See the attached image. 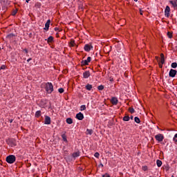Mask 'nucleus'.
Segmentation results:
<instances>
[{"label": "nucleus", "mask_w": 177, "mask_h": 177, "mask_svg": "<svg viewBox=\"0 0 177 177\" xmlns=\"http://www.w3.org/2000/svg\"><path fill=\"white\" fill-rule=\"evenodd\" d=\"M129 112L131 113V114H133V113H135V109L133 108H129Z\"/></svg>", "instance_id": "nucleus-29"}, {"label": "nucleus", "mask_w": 177, "mask_h": 177, "mask_svg": "<svg viewBox=\"0 0 177 177\" xmlns=\"http://www.w3.org/2000/svg\"><path fill=\"white\" fill-rule=\"evenodd\" d=\"M91 60H92V58L91 57H88L87 59L82 60L81 62L82 66H88L89 63H91Z\"/></svg>", "instance_id": "nucleus-3"}, {"label": "nucleus", "mask_w": 177, "mask_h": 177, "mask_svg": "<svg viewBox=\"0 0 177 177\" xmlns=\"http://www.w3.org/2000/svg\"><path fill=\"white\" fill-rule=\"evenodd\" d=\"M90 77H91V72L89 71H86L83 73V78L88 79Z\"/></svg>", "instance_id": "nucleus-12"}, {"label": "nucleus", "mask_w": 177, "mask_h": 177, "mask_svg": "<svg viewBox=\"0 0 177 177\" xmlns=\"http://www.w3.org/2000/svg\"><path fill=\"white\" fill-rule=\"evenodd\" d=\"M9 122L10 124H12V122H13V120L11 119V120H9Z\"/></svg>", "instance_id": "nucleus-43"}, {"label": "nucleus", "mask_w": 177, "mask_h": 177, "mask_svg": "<svg viewBox=\"0 0 177 177\" xmlns=\"http://www.w3.org/2000/svg\"><path fill=\"white\" fill-rule=\"evenodd\" d=\"M169 2L171 3V5H172L173 8H177L176 1H170Z\"/></svg>", "instance_id": "nucleus-21"}, {"label": "nucleus", "mask_w": 177, "mask_h": 177, "mask_svg": "<svg viewBox=\"0 0 177 177\" xmlns=\"http://www.w3.org/2000/svg\"><path fill=\"white\" fill-rule=\"evenodd\" d=\"M46 41H47L48 44H50L52 42H53V37L50 36L48 39H46Z\"/></svg>", "instance_id": "nucleus-16"}, {"label": "nucleus", "mask_w": 177, "mask_h": 177, "mask_svg": "<svg viewBox=\"0 0 177 177\" xmlns=\"http://www.w3.org/2000/svg\"><path fill=\"white\" fill-rule=\"evenodd\" d=\"M170 12H171V8L168 6H167L165 10V17H169Z\"/></svg>", "instance_id": "nucleus-6"}, {"label": "nucleus", "mask_w": 177, "mask_h": 177, "mask_svg": "<svg viewBox=\"0 0 177 177\" xmlns=\"http://www.w3.org/2000/svg\"><path fill=\"white\" fill-rule=\"evenodd\" d=\"M101 166L103 167V164H101Z\"/></svg>", "instance_id": "nucleus-47"}, {"label": "nucleus", "mask_w": 177, "mask_h": 177, "mask_svg": "<svg viewBox=\"0 0 177 177\" xmlns=\"http://www.w3.org/2000/svg\"><path fill=\"white\" fill-rule=\"evenodd\" d=\"M55 31H59V28H55Z\"/></svg>", "instance_id": "nucleus-42"}, {"label": "nucleus", "mask_w": 177, "mask_h": 177, "mask_svg": "<svg viewBox=\"0 0 177 177\" xmlns=\"http://www.w3.org/2000/svg\"><path fill=\"white\" fill-rule=\"evenodd\" d=\"M71 46H75V41L71 40Z\"/></svg>", "instance_id": "nucleus-32"}, {"label": "nucleus", "mask_w": 177, "mask_h": 177, "mask_svg": "<svg viewBox=\"0 0 177 177\" xmlns=\"http://www.w3.org/2000/svg\"><path fill=\"white\" fill-rule=\"evenodd\" d=\"M91 48H92V46L91 45L85 44L84 50H86V52H89L91 50Z\"/></svg>", "instance_id": "nucleus-14"}, {"label": "nucleus", "mask_w": 177, "mask_h": 177, "mask_svg": "<svg viewBox=\"0 0 177 177\" xmlns=\"http://www.w3.org/2000/svg\"><path fill=\"white\" fill-rule=\"evenodd\" d=\"M75 118H77V120H79V121H82V120L84 119V113L80 112L76 114Z\"/></svg>", "instance_id": "nucleus-9"}, {"label": "nucleus", "mask_w": 177, "mask_h": 177, "mask_svg": "<svg viewBox=\"0 0 177 177\" xmlns=\"http://www.w3.org/2000/svg\"><path fill=\"white\" fill-rule=\"evenodd\" d=\"M176 67H177V63L176 62H173L171 64V68H176Z\"/></svg>", "instance_id": "nucleus-28"}, {"label": "nucleus", "mask_w": 177, "mask_h": 177, "mask_svg": "<svg viewBox=\"0 0 177 177\" xmlns=\"http://www.w3.org/2000/svg\"><path fill=\"white\" fill-rule=\"evenodd\" d=\"M66 124H69L70 125L73 124V119L71 118H66Z\"/></svg>", "instance_id": "nucleus-17"}, {"label": "nucleus", "mask_w": 177, "mask_h": 177, "mask_svg": "<svg viewBox=\"0 0 177 177\" xmlns=\"http://www.w3.org/2000/svg\"><path fill=\"white\" fill-rule=\"evenodd\" d=\"M173 141L174 142V143H177V139H176V138L174 137V138H173Z\"/></svg>", "instance_id": "nucleus-38"}, {"label": "nucleus", "mask_w": 177, "mask_h": 177, "mask_svg": "<svg viewBox=\"0 0 177 177\" xmlns=\"http://www.w3.org/2000/svg\"><path fill=\"white\" fill-rule=\"evenodd\" d=\"M45 90L47 93H52V92H53V84H52L51 82L46 83Z\"/></svg>", "instance_id": "nucleus-1"}, {"label": "nucleus", "mask_w": 177, "mask_h": 177, "mask_svg": "<svg viewBox=\"0 0 177 177\" xmlns=\"http://www.w3.org/2000/svg\"><path fill=\"white\" fill-rule=\"evenodd\" d=\"M156 165H157V167H161V165H162V162L160 160H157Z\"/></svg>", "instance_id": "nucleus-20"}, {"label": "nucleus", "mask_w": 177, "mask_h": 177, "mask_svg": "<svg viewBox=\"0 0 177 177\" xmlns=\"http://www.w3.org/2000/svg\"><path fill=\"white\" fill-rule=\"evenodd\" d=\"M167 37H168L169 38H172V33H171V32H167Z\"/></svg>", "instance_id": "nucleus-34"}, {"label": "nucleus", "mask_w": 177, "mask_h": 177, "mask_svg": "<svg viewBox=\"0 0 177 177\" xmlns=\"http://www.w3.org/2000/svg\"><path fill=\"white\" fill-rule=\"evenodd\" d=\"M58 92H59V93H64V88H59V89H58Z\"/></svg>", "instance_id": "nucleus-31"}, {"label": "nucleus", "mask_w": 177, "mask_h": 177, "mask_svg": "<svg viewBox=\"0 0 177 177\" xmlns=\"http://www.w3.org/2000/svg\"><path fill=\"white\" fill-rule=\"evenodd\" d=\"M84 110H86V106L85 105H82L80 106V111H84Z\"/></svg>", "instance_id": "nucleus-26"}, {"label": "nucleus", "mask_w": 177, "mask_h": 177, "mask_svg": "<svg viewBox=\"0 0 177 177\" xmlns=\"http://www.w3.org/2000/svg\"><path fill=\"white\" fill-rule=\"evenodd\" d=\"M49 26H50V19H48L46 23L45 24V28L44 30H46V31H48L49 30Z\"/></svg>", "instance_id": "nucleus-13"}, {"label": "nucleus", "mask_w": 177, "mask_h": 177, "mask_svg": "<svg viewBox=\"0 0 177 177\" xmlns=\"http://www.w3.org/2000/svg\"><path fill=\"white\" fill-rule=\"evenodd\" d=\"M134 2H138V0H134Z\"/></svg>", "instance_id": "nucleus-46"}, {"label": "nucleus", "mask_w": 177, "mask_h": 177, "mask_svg": "<svg viewBox=\"0 0 177 177\" xmlns=\"http://www.w3.org/2000/svg\"><path fill=\"white\" fill-rule=\"evenodd\" d=\"M24 52H25V53H28V50H27V48H24Z\"/></svg>", "instance_id": "nucleus-40"}, {"label": "nucleus", "mask_w": 177, "mask_h": 177, "mask_svg": "<svg viewBox=\"0 0 177 177\" xmlns=\"http://www.w3.org/2000/svg\"><path fill=\"white\" fill-rule=\"evenodd\" d=\"M174 137H175V138H177V133H176V134L174 135Z\"/></svg>", "instance_id": "nucleus-45"}, {"label": "nucleus", "mask_w": 177, "mask_h": 177, "mask_svg": "<svg viewBox=\"0 0 177 177\" xmlns=\"http://www.w3.org/2000/svg\"><path fill=\"white\" fill-rule=\"evenodd\" d=\"M35 115V117H36L37 118H38L39 117H41V111H36Z\"/></svg>", "instance_id": "nucleus-23"}, {"label": "nucleus", "mask_w": 177, "mask_h": 177, "mask_svg": "<svg viewBox=\"0 0 177 177\" xmlns=\"http://www.w3.org/2000/svg\"><path fill=\"white\" fill-rule=\"evenodd\" d=\"M102 177H111L109 174L106 173L105 174L102 175Z\"/></svg>", "instance_id": "nucleus-36"}, {"label": "nucleus", "mask_w": 177, "mask_h": 177, "mask_svg": "<svg viewBox=\"0 0 177 177\" xmlns=\"http://www.w3.org/2000/svg\"><path fill=\"white\" fill-rule=\"evenodd\" d=\"M86 133V135H92V133H93V130L87 129Z\"/></svg>", "instance_id": "nucleus-18"}, {"label": "nucleus", "mask_w": 177, "mask_h": 177, "mask_svg": "<svg viewBox=\"0 0 177 177\" xmlns=\"http://www.w3.org/2000/svg\"><path fill=\"white\" fill-rule=\"evenodd\" d=\"M97 89L98 91H103V89H104V86L103 85L98 86Z\"/></svg>", "instance_id": "nucleus-27"}, {"label": "nucleus", "mask_w": 177, "mask_h": 177, "mask_svg": "<svg viewBox=\"0 0 177 177\" xmlns=\"http://www.w3.org/2000/svg\"><path fill=\"white\" fill-rule=\"evenodd\" d=\"M17 10H18L17 9L14 10L12 12V15L16 16V15L17 14Z\"/></svg>", "instance_id": "nucleus-30"}, {"label": "nucleus", "mask_w": 177, "mask_h": 177, "mask_svg": "<svg viewBox=\"0 0 177 177\" xmlns=\"http://www.w3.org/2000/svg\"><path fill=\"white\" fill-rule=\"evenodd\" d=\"M44 117H45L44 124L46 125H50V124L51 122L50 117H49L48 115H45Z\"/></svg>", "instance_id": "nucleus-10"}, {"label": "nucleus", "mask_w": 177, "mask_h": 177, "mask_svg": "<svg viewBox=\"0 0 177 177\" xmlns=\"http://www.w3.org/2000/svg\"><path fill=\"white\" fill-rule=\"evenodd\" d=\"M72 157L74 158V160H75V158H77V157H80V151H77V152H74L72 154Z\"/></svg>", "instance_id": "nucleus-15"}, {"label": "nucleus", "mask_w": 177, "mask_h": 177, "mask_svg": "<svg viewBox=\"0 0 177 177\" xmlns=\"http://www.w3.org/2000/svg\"><path fill=\"white\" fill-rule=\"evenodd\" d=\"M155 139L158 140V142H162L164 140V135L159 133L155 136Z\"/></svg>", "instance_id": "nucleus-5"}, {"label": "nucleus", "mask_w": 177, "mask_h": 177, "mask_svg": "<svg viewBox=\"0 0 177 177\" xmlns=\"http://www.w3.org/2000/svg\"><path fill=\"white\" fill-rule=\"evenodd\" d=\"M143 171H147V166L142 167Z\"/></svg>", "instance_id": "nucleus-37"}, {"label": "nucleus", "mask_w": 177, "mask_h": 177, "mask_svg": "<svg viewBox=\"0 0 177 177\" xmlns=\"http://www.w3.org/2000/svg\"><path fill=\"white\" fill-rule=\"evenodd\" d=\"M31 60H32V58H29V59H27V62L30 63V62H31Z\"/></svg>", "instance_id": "nucleus-41"}, {"label": "nucleus", "mask_w": 177, "mask_h": 177, "mask_svg": "<svg viewBox=\"0 0 177 177\" xmlns=\"http://www.w3.org/2000/svg\"><path fill=\"white\" fill-rule=\"evenodd\" d=\"M8 145L10 146H11V147H15V146H16V140L15 139H10L9 141H8Z\"/></svg>", "instance_id": "nucleus-11"}, {"label": "nucleus", "mask_w": 177, "mask_h": 177, "mask_svg": "<svg viewBox=\"0 0 177 177\" xmlns=\"http://www.w3.org/2000/svg\"><path fill=\"white\" fill-rule=\"evenodd\" d=\"M5 68H6V67L5 66V65H2L0 68V71L1 70H5Z\"/></svg>", "instance_id": "nucleus-35"}, {"label": "nucleus", "mask_w": 177, "mask_h": 177, "mask_svg": "<svg viewBox=\"0 0 177 177\" xmlns=\"http://www.w3.org/2000/svg\"><path fill=\"white\" fill-rule=\"evenodd\" d=\"M130 119H131V120H133V117L131 115V116L130 117Z\"/></svg>", "instance_id": "nucleus-44"}, {"label": "nucleus", "mask_w": 177, "mask_h": 177, "mask_svg": "<svg viewBox=\"0 0 177 177\" xmlns=\"http://www.w3.org/2000/svg\"><path fill=\"white\" fill-rule=\"evenodd\" d=\"M160 57H161V59H160L161 64H159V66L160 68H162V64L165 63V58L164 57V55L162 53L160 54Z\"/></svg>", "instance_id": "nucleus-8"}, {"label": "nucleus", "mask_w": 177, "mask_h": 177, "mask_svg": "<svg viewBox=\"0 0 177 177\" xmlns=\"http://www.w3.org/2000/svg\"><path fill=\"white\" fill-rule=\"evenodd\" d=\"M129 120H131V118L129 115H125L123 118V121H129Z\"/></svg>", "instance_id": "nucleus-24"}, {"label": "nucleus", "mask_w": 177, "mask_h": 177, "mask_svg": "<svg viewBox=\"0 0 177 177\" xmlns=\"http://www.w3.org/2000/svg\"><path fill=\"white\" fill-rule=\"evenodd\" d=\"M177 74V71L175 69H170L169 76L171 78H175V75Z\"/></svg>", "instance_id": "nucleus-4"}, {"label": "nucleus", "mask_w": 177, "mask_h": 177, "mask_svg": "<svg viewBox=\"0 0 177 177\" xmlns=\"http://www.w3.org/2000/svg\"><path fill=\"white\" fill-rule=\"evenodd\" d=\"M0 50H1V47H0Z\"/></svg>", "instance_id": "nucleus-49"}, {"label": "nucleus", "mask_w": 177, "mask_h": 177, "mask_svg": "<svg viewBox=\"0 0 177 177\" xmlns=\"http://www.w3.org/2000/svg\"><path fill=\"white\" fill-rule=\"evenodd\" d=\"M110 81H113V79L110 80Z\"/></svg>", "instance_id": "nucleus-48"}, {"label": "nucleus", "mask_w": 177, "mask_h": 177, "mask_svg": "<svg viewBox=\"0 0 177 177\" xmlns=\"http://www.w3.org/2000/svg\"><path fill=\"white\" fill-rule=\"evenodd\" d=\"M93 86L91 84H88L86 86V89L87 91H91L92 89Z\"/></svg>", "instance_id": "nucleus-22"}, {"label": "nucleus", "mask_w": 177, "mask_h": 177, "mask_svg": "<svg viewBox=\"0 0 177 177\" xmlns=\"http://www.w3.org/2000/svg\"><path fill=\"white\" fill-rule=\"evenodd\" d=\"M134 121H135V122H136L137 124H140V119H139L138 117H135V118H134Z\"/></svg>", "instance_id": "nucleus-25"}, {"label": "nucleus", "mask_w": 177, "mask_h": 177, "mask_svg": "<svg viewBox=\"0 0 177 177\" xmlns=\"http://www.w3.org/2000/svg\"><path fill=\"white\" fill-rule=\"evenodd\" d=\"M6 161L8 164H13L16 162V156L15 155H9L6 157Z\"/></svg>", "instance_id": "nucleus-2"}, {"label": "nucleus", "mask_w": 177, "mask_h": 177, "mask_svg": "<svg viewBox=\"0 0 177 177\" xmlns=\"http://www.w3.org/2000/svg\"><path fill=\"white\" fill-rule=\"evenodd\" d=\"M94 156H95L96 158H99V157L100 156V153H99L98 152H96V153L94 154Z\"/></svg>", "instance_id": "nucleus-33"}, {"label": "nucleus", "mask_w": 177, "mask_h": 177, "mask_svg": "<svg viewBox=\"0 0 177 177\" xmlns=\"http://www.w3.org/2000/svg\"><path fill=\"white\" fill-rule=\"evenodd\" d=\"M111 103L113 105V106H117V104H118V98L115 97H113L111 99Z\"/></svg>", "instance_id": "nucleus-7"}, {"label": "nucleus", "mask_w": 177, "mask_h": 177, "mask_svg": "<svg viewBox=\"0 0 177 177\" xmlns=\"http://www.w3.org/2000/svg\"><path fill=\"white\" fill-rule=\"evenodd\" d=\"M62 138L64 142H67V136H66L65 133L62 134Z\"/></svg>", "instance_id": "nucleus-19"}, {"label": "nucleus", "mask_w": 177, "mask_h": 177, "mask_svg": "<svg viewBox=\"0 0 177 177\" xmlns=\"http://www.w3.org/2000/svg\"><path fill=\"white\" fill-rule=\"evenodd\" d=\"M140 15H141V16H143V10H142V9H140Z\"/></svg>", "instance_id": "nucleus-39"}]
</instances>
